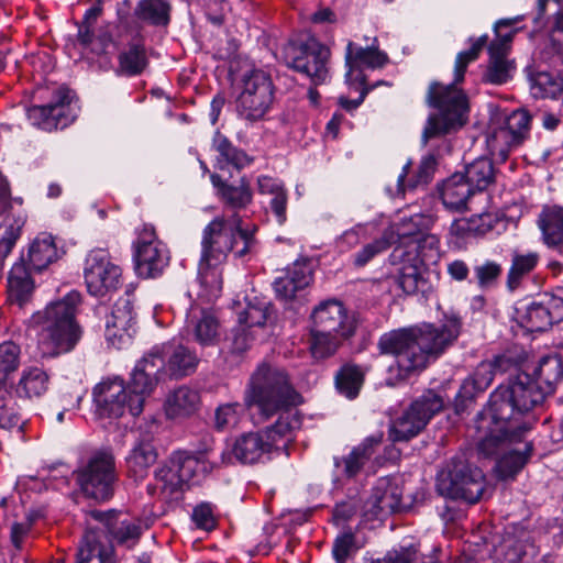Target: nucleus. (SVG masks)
<instances>
[{
	"label": "nucleus",
	"mask_w": 563,
	"mask_h": 563,
	"mask_svg": "<svg viewBox=\"0 0 563 563\" xmlns=\"http://www.w3.org/2000/svg\"><path fill=\"white\" fill-rule=\"evenodd\" d=\"M544 398L543 389H494L488 406L476 419L482 449L492 453L526 435L531 422L523 418V412L540 405Z\"/></svg>",
	"instance_id": "f257e3e1"
},
{
	"label": "nucleus",
	"mask_w": 563,
	"mask_h": 563,
	"mask_svg": "<svg viewBox=\"0 0 563 563\" xmlns=\"http://www.w3.org/2000/svg\"><path fill=\"white\" fill-rule=\"evenodd\" d=\"M197 365L198 358L188 347L175 342H165L153 346L136 362L129 384L120 375H109L93 387H157L167 380L191 375Z\"/></svg>",
	"instance_id": "f03ea898"
},
{
	"label": "nucleus",
	"mask_w": 563,
	"mask_h": 563,
	"mask_svg": "<svg viewBox=\"0 0 563 563\" xmlns=\"http://www.w3.org/2000/svg\"><path fill=\"white\" fill-rule=\"evenodd\" d=\"M471 378L473 387H555L563 378V360L559 354L545 355L534 366L500 354L481 362Z\"/></svg>",
	"instance_id": "7ed1b4c3"
},
{
	"label": "nucleus",
	"mask_w": 563,
	"mask_h": 563,
	"mask_svg": "<svg viewBox=\"0 0 563 563\" xmlns=\"http://www.w3.org/2000/svg\"><path fill=\"white\" fill-rule=\"evenodd\" d=\"M468 65L455 57L454 79L448 85L433 81L430 84L427 102L437 113L429 114L421 134L422 145L430 140L443 137L459 131L468 121L470 102L465 91L457 88L465 78Z\"/></svg>",
	"instance_id": "20e7f679"
},
{
	"label": "nucleus",
	"mask_w": 563,
	"mask_h": 563,
	"mask_svg": "<svg viewBox=\"0 0 563 563\" xmlns=\"http://www.w3.org/2000/svg\"><path fill=\"white\" fill-rule=\"evenodd\" d=\"M297 389H249L246 401L252 415L264 419L279 412L277 421L267 427L263 433L272 442L273 450L287 451L302 424V418L296 407L302 402Z\"/></svg>",
	"instance_id": "39448f33"
},
{
	"label": "nucleus",
	"mask_w": 563,
	"mask_h": 563,
	"mask_svg": "<svg viewBox=\"0 0 563 563\" xmlns=\"http://www.w3.org/2000/svg\"><path fill=\"white\" fill-rule=\"evenodd\" d=\"M257 225H244L243 218L235 213L213 218L203 229L201 239L200 266H217L225 262L228 255L243 258L257 244Z\"/></svg>",
	"instance_id": "423d86ee"
},
{
	"label": "nucleus",
	"mask_w": 563,
	"mask_h": 563,
	"mask_svg": "<svg viewBox=\"0 0 563 563\" xmlns=\"http://www.w3.org/2000/svg\"><path fill=\"white\" fill-rule=\"evenodd\" d=\"M286 65L305 75L314 85L330 81L331 49L312 34L290 38L284 47Z\"/></svg>",
	"instance_id": "0eeeda50"
},
{
	"label": "nucleus",
	"mask_w": 563,
	"mask_h": 563,
	"mask_svg": "<svg viewBox=\"0 0 563 563\" xmlns=\"http://www.w3.org/2000/svg\"><path fill=\"white\" fill-rule=\"evenodd\" d=\"M276 87L271 73L253 67L241 76V91L235 100L239 119L255 123L265 118L275 100Z\"/></svg>",
	"instance_id": "6e6552de"
},
{
	"label": "nucleus",
	"mask_w": 563,
	"mask_h": 563,
	"mask_svg": "<svg viewBox=\"0 0 563 563\" xmlns=\"http://www.w3.org/2000/svg\"><path fill=\"white\" fill-rule=\"evenodd\" d=\"M462 325V317L455 311L445 312L440 325L427 322L413 325L418 352L415 361L420 365V374L453 345Z\"/></svg>",
	"instance_id": "1a4fd4ad"
},
{
	"label": "nucleus",
	"mask_w": 563,
	"mask_h": 563,
	"mask_svg": "<svg viewBox=\"0 0 563 563\" xmlns=\"http://www.w3.org/2000/svg\"><path fill=\"white\" fill-rule=\"evenodd\" d=\"M438 492L448 498L475 504L484 493V474L472 466L465 454L454 456L437 477Z\"/></svg>",
	"instance_id": "9d476101"
},
{
	"label": "nucleus",
	"mask_w": 563,
	"mask_h": 563,
	"mask_svg": "<svg viewBox=\"0 0 563 563\" xmlns=\"http://www.w3.org/2000/svg\"><path fill=\"white\" fill-rule=\"evenodd\" d=\"M132 261L134 272L143 279L159 277L169 264V251L156 233L155 227L144 223L136 230L132 242Z\"/></svg>",
	"instance_id": "9b49d317"
},
{
	"label": "nucleus",
	"mask_w": 563,
	"mask_h": 563,
	"mask_svg": "<svg viewBox=\"0 0 563 563\" xmlns=\"http://www.w3.org/2000/svg\"><path fill=\"white\" fill-rule=\"evenodd\" d=\"M75 99L76 92L66 85H60L52 91L47 103L34 104L26 110L27 120L44 132L64 130L77 118Z\"/></svg>",
	"instance_id": "f8f14e48"
},
{
	"label": "nucleus",
	"mask_w": 563,
	"mask_h": 563,
	"mask_svg": "<svg viewBox=\"0 0 563 563\" xmlns=\"http://www.w3.org/2000/svg\"><path fill=\"white\" fill-rule=\"evenodd\" d=\"M377 350L380 355L396 357L399 382H409L420 375V365L415 361L418 352L413 325L383 333L378 338Z\"/></svg>",
	"instance_id": "ddd939ff"
},
{
	"label": "nucleus",
	"mask_w": 563,
	"mask_h": 563,
	"mask_svg": "<svg viewBox=\"0 0 563 563\" xmlns=\"http://www.w3.org/2000/svg\"><path fill=\"white\" fill-rule=\"evenodd\" d=\"M442 407V398L429 389L427 394L412 401L399 416L391 419L388 430L389 440L401 442L417 437Z\"/></svg>",
	"instance_id": "4468645a"
},
{
	"label": "nucleus",
	"mask_w": 563,
	"mask_h": 563,
	"mask_svg": "<svg viewBox=\"0 0 563 563\" xmlns=\"http://www.w3.org/2000/svg\"><path fill=\"white\" fill-rule=\"evenodd\" d=\"M81 492L96 500H107L113 494L114 460L110 453L96 452L75 472Z\"/></svg>",
	"instance_id": "2eb2a0df"
},
{
	"label": "nucleus",
	"mask_w": 563,
	"mask_h": 563,
	"mask_svg": "<svg viewBox=\"0 0 563 563\" xmlns=\"http://www.w3.org/2000/svg\"><path fill=\"white\" fill-rule=\"evenodd\" d=\"M519 327L528 332H544L563 321V287L544 292L538 300L515 308Z\"/></svg>",
	"instance_id": "dca6fc26"
},
{
	"label": "nucleus",
	"mask_w": 563,
	"mask_h": 563,
	"mask_svg": "<svg viewBox=\"0 0 563 563\" xmlns=\"http://www.w3.org/2000/svg\"><path fill=\"white\" fill-rule=\"evenodd\" d=\"M388 261L397 266L394 280L408 296L427 294L432 290L429 279V267L417 252H408L405 245H397L390 253Z\"/></svg>",
	"instance_id": "f3484780"
},
{
	"label": "nucleus",
	"mask_w": 563,
	"mask_h": 563,
	"mask_svg": "<svg viewBox=\"0 0 563 563\" xmlns=\"http://www.w3.org/2000/svg\"><path fill=\"white\" fill-rule=\"evenodd\" d=\"M532 117L526 109L512 111L500 124L487 135L486 142L490 153L503 163L514 148L519 147L528 139Z\"/></svg>",
	"instance_id": "a211bd4d"
},
{
	"label": "nucleus",
	"mask_w": 563,
	"mask_h": 563,
	"mask_svg": "<svg viewBox=\"0 0 563 563\" xmlns=\"http://www.w3.org/2000/svg\"><path fill=\"white\" fill-rule=\"evenodd\" d=\"M121 267L111 262L107 250L96 249L88 253L85 260L84 278L91 296L103 297L117 290L121 285Z\"/></svg>",
	"instance_id": "6ab92c4d"
},
{
	"label": "nucleus",
	"mask_w": 563,
	"mask_h": 563,
	"mask_svg": "<svg viewBox=\"0 0 563 563\" xmlns=\"http://www.w3.org/2000/svg\"><path fill=\"white\" fill-rule=\"evenodd\" d=\"M137 314L134 309V295L126 291L114 302L106 316L104 338L109 345L120 350L129 345L137 331Z\"/></svg>",
	"instance_id": "aec40b11"
},
{
	"label": "nucleus",
	"mask_w": 563,
	"mask_h": 563,
	"mask_svg": "<svg viewBox=\"0 0 563 563\" xmlns=\"http://www.w3.org/2000/svg\"><path fill=\"white\" fill-rule=\"evenodd\" d=\"M310 329L314 332H336L342 336H354L357 329L355 316L349 313L338 299H327L316 306L310 314Z\"/></svg>",
	"instance_id": "412c9836"
},
{
	"label": "nucleus",
	"mask_w": 563,
	"mask_h": 563,
	"mask_svg": "<svg viewBox=\"0 0 563 563\" xmlns=\"http://www.w3.org/2000/svg\"><path fill=\"white\" fill-rule=\"evenodd\" d=\"M210 183L217 200L232 214H240V211L246 210L253 203L254 191L246 175L234 179L231 175L224 177L213 172L210 174Z\"/></svg>",
	"instance_id": "4be33fe9"
},
{
	"label": "nucleus",
	"mask_w": 563,
	"mask_h": 563,
	"mask_svg": "<svg viewBox=\"0 0 563 563\" xmlns=\"http://www.w3.org/2000/svg\"><path fill=\"white\" fill-rule=\"evenodd\" d=\"M93 389L92 398L96 413L100 418H118L128 408L131 415L137 416L143 410L146 389Z\"/></svg>",
	"instance_id": "5701e85b"
},
{
	"label": "nucleus",
	"mask_w": 563,
	"mask_h": 563,
	"mask_svg": "<svg viewBox=\"0 0 563 563\" xmlns=\"http://www.w3.org/2000/svg\"><path fill=\"white\" fill-rule=\"evenodd\" d=\"M402 488L397 477H380L364 504V516L383 519L402 508Z\"/></svg>",
	"instance_id": "b1692460"
},
{
	"label": "nucleus",
	"mask_w": 563,
	"mask_h": 563,
	"mask_svg": "<svg viewBox=\"0 0 563 563\" xmlns=\"http://www.w3.org/2000/svg\"><path fill=\"white\" fill-rule=\"evenodd\" d=\"M272 445L263 432L243 433L220 454L219 461L220 464H229L233 459L244 464L257 463L273 451Z\"/></svg>",
	"instance_id": "393cba45"
},
{
	"label": "nucleus",
	"mask_w": 563,
	"mask_h": 563,
	"mask_svg": "<svg viewBox=\"0 0 563 563\" xmlns=\"http://www.w3.org/2000/svg\"><path fill=\"white\" fill-rule=\"evenodd\" d=\"M81 299L79 291L70 290L64 297L48 302L42 311L34 313L32 319L41 330L75 322Z\"/></svg>",
	"instance_id": "a878e982"
},
{
	"label": "nucleus",
	"mask_w": 563,
	"mask_h": 563,
	"mask_svg": "<svg viewBox=\"0 0 563 563\" xmlns=\"http://www.w3.org/2000/svg\"><path fill=\"white\" fill-rule=\"evenodd\" d=\"M526 435H523L518 441H509L503 448H496V450L492 453L485 452L482 449V440L478 444L479 454L486 457H495L496 462V472L500 478H508L517 474L527 463L531 452L532 444L527 442Z\"/></svg>",
	"instance_id": "bb28decb"
},
{
	"label": "nucleus",
	"mask_w": 563,
	"mask_h": 563,
	"mask_svg": "<svg viewBox=\"0 0 563 563\" xmlns=\"http://www.w3.org/2000/svg\"><path fill=\"white\" fill-rule=\"evenodd\" d=\"M210 151L213 153V167L219 170H225L231 167L241 172L255 162L254 156L236 146L220 130H216L212 134Z\"/></svg>",
	"instance_id": "cd10ccee"
},
{
	"label": "nucleus",
	"mask_w": 563,
	"mask_h": 563,
	"mask_svg": "<svg viewBox=\"0 0 563 563\" xmlns=\"http://www.w3.org/2000/svg\"><path fill=\"white\" fill-rule=\"evenodd\" d=\"M66 254L64 241L47 232H41L30 243L27 249V266L34 273L45 271Z\"/></svg>",
	"instance_id": "c85d7f7f"
},
{
	"label": "nucleus",
	"mask_w": 563,
	"mask_h": 563,
	"mask_svg": "<svg viewBox=\"0 0 563 563\" xmlns=\"http://www.w3.org/2000/svg\"><path fill=\"white\" fill-rule=\"evenodd\" d=\"M84 330L78 321L41 330L40 345L49 356H58L75 350L80 342Z\"/></svg>",
	"instance_id": "c756f323"
},
{
	"label": "nucleus",
	"mask_w": 563,
	"mask_h": 563,
	"mask_svg": "<svg viewBox=\"0 0 563 563\" xmlns=\"http://www.w3.org/2000/svg\"><path fill=\"white\" fill-rule=\"evenodd\" d=\"M312 271L307 261H295L288 265L282 275L276 277L273 283V289L276 298L282 300H292L296 294L312 282Z\"/></svg>",
	"instance_id": "7c9ffc66"
},
{
	"label": "nucleus",
	"mask_w": 563,
	"mask_h": 563,
	"mask_svg": "<svg viewBox=\"0 0 563 563\" xmlns=\"http://www.w3.org/2000/svg\"><path fill=\"white\" fill-rule=\"evenodd\" d=\"M422 220L423 217L415 216L407 223L400 225L398 245H405L408 252H417L426 261V251L430 252V256L438 254L440 240L437 235L427 233L420 228Z\"/></svg>",
	"instance_id": "2f4dec72"
},
{
	"label": "nucleus",
	"mask_w": 563,
	"mask_h": 563,
	"mask_svg": "<svg viewBox=\"0 0 563 563\" xmlns=\"http://www.w3.org/2000/svg\"><path fill=\"white\" fill-rule=\"evenodd\" d=\"M90 517L99 522L102 528H93L103 536L107 530L113 539L128 548L133 547L139 540L142 529L137 521L130 519L120 520L113 512L92 510Z\"/></svg>",
	"instance_id": "473e14b6"
},
{
	"label": "nucleus",
	"mask_w": 563,
	"mask_h": 563,
	"mask_svg": "<svg viewBox=\"0 0 563 563\" xmlns=\"http://www.w3.org/2000/svg\"><path fill=\"white\" fill-rule=\"evenodd\" d=\"M540 240L550 250L563 254V207L544 205L537 218Z\"/></svg>",
	"instance_id": "72a5a7b5"
},
{
	"label": "nucleus",
	"mask_w": 563,
	"mask_h": 563,
	"mask_svg": "<svg viewBox=\"0 0 563 563\" xmlns=\"http://www.w3.org/2000/svg\"><path fill=\"white\" fill-rule=\"evenodd\" d=\"M388 62L387 53L380 51L377 46L363 47L352 41L346 44L344 56L346 77H350L354 70H361L362 68H383Z\"/></svg>",
	"instance_id": "f704fd0d"
},
{
	"label": "nucleus",
	"mask_w": 563,
	"mask_h": 563,
	"mask_svg": "<svg viewBox=\"0 0 563 563\" xmlns=\"http://www.w3.org/2000/svg\"><path fill=\"white\" fill-rule=\"evenodd\" d=\"M438 190L444 207L457 212L467 210V201L475 195L472 185L466 181L461 172H455L439 184Z\"/></svg>",
	"instance_id": "c9c22d12"
},
{
	"label": "nucleus",
	"mask_w": 563,
	"mask_h": 563,
	"mask_svg": "<svg viewBox=\"0 0 563 563\" xmlns=\"http://www.w3.org/2000/svg\"><path fill=\"white\" fill-rule=\"evenodd\" d=\"M32 272L22 254L20 261L13 264L8 275V299L11 302L23 307L30 300L35 289Z\"/></svg>",
	"instance_id": "e433bc0d"
},
{
	"label": "nucleus",
	"mask_w": 563,
	"mask_h": 563,
	"mask_svg": "<svg viewBox=\"0 0 563 563\" xmlns=\"http://www.w3.org/2000/svg\"><path fill=\"white\" fill-rule=\"evenodd\" d=\"M170 457L184 485L195 481L200 474H207L211 472L213 467L220 465L219 457H212L210 452L199 453L198 455L188 454L186 452H175Z\"/></svg>",
	"instance_id": "4c0bfd02"
},
{
	"label": "nucleus",
	"mask_w": 563,
	"mask_h": 563,
	"mask_svg": "<svg viewBox=\"0 0 563 563\" xmlns=\"http://www.w3.org/2000/svg\"><path fill=\"white\" fill-rule=\"evenodd\" d=\"M382 441V434L378 437H368L360 445L355 446L345 457L334 459V465L338 472L351 478L363 471L371 462L374 453V446Z\"/></svg>",
	"instance_id": "58836bf2"
},
{
	"label": "nucleus",
	"mask_w": 563,
	"mask_h": 563,
	"mask_svg": "<svg viewBox=\"0 0 563 563\" xmlns=\"http://www.w3.org/2000/svg\"><path fill=\"white\" fill-rule=\"evenodd\" d=\"M77 563H115L113 549L102 541V534L88 529L82 537L77 552Z\"/></svg>",
	"instance_id": "ea45409f"
},
{
	"label": "nucleus",
	"mask_w": 563,
	"mask_h": 563,
	"mask_svg": "<svg viewBox=\"0 0 563 563\" xmlns=\"http://www.w3.org/2000/svg\"><path fill=\"white\" fill-rule=\"evenodd\" d=\"M172 3L168 0H139L132 16L146 25L167 27L172 22Z\"/></svg>",
	"instance_id": "a19ab883"
},
{
	"label": "nucleus",
	"mask_w": 563,
	"mask_h": 563,
	"mask_svg": "<svg viewBox=\"0 0 563 563\" xmlns=\"http://www.w3.org/2000/svg\"><path fill=\"white\" fill-rule=\"evenodd\" d=\"M152 442V435L145 434L134 444L126 457L129 474L135 479L144 478L148 468L156 462L157 453Z\"/></svg>",
	"instance_id": "79ce46f5"
},
{
	"label": "nucleus",
	"mask_w": 563,
	"mask_h": 563,
	"mask_svg": "<svg viewBox=\"0 0 563 563\" xmlns=\"http://www.w3.org/2000/svg\"><path fill=\"white\" fill-rule=\"evenodd\" d=\"M150 65L146 47L142 38L128 44V49L118 55L117 74L126 77H136L144 73Z\"/></svg>",
	"instance_id": "37998d69"
},
{
	"label": "nucleus",
	"mask_w": 563,
	"mask_h": 563,
	"mask_svg": "<svg viewBox=\"0 0 563 563\" xmlns=\"http://www.w3.org/2000/svg\"><path fill=\"white\" fill-rule=\"evenodd\" d=\"M247 387H294L286 368L268 362H261L250 377Z\"/></svg>",
	"instance_id": "c03bdc74"
},
{
	"label": "nucleus",
	"mask_w": 563,
	"mask_h": 563,
	"mask_svg": "<svg viewBox=\"0 0 563 563\" xmlns=\"http://www.w3.org/2000/svg\"><path fill=\"white\" fill-rule=\"evenodd\" d=\"M540 256L537 252L519 253L514 252L511 264L507 272L506 288L509 292H515L521 287L522 280L538 266Z\"/></svg>",
	"instance_id": "a18cd8bd"
},
{
	"label": "nucleus",
	"mask_w": 563,
	"mask_h": 563,
	"mask_svg": "<svg viewBox=\"0 0 563 563\" xmlns=\"http://www.w3.org/2000/svg\"><path fill=\"white\" fill-rule=\"evenodd\" d=\"M461 174L472 185L476 194L486 190L489 185L495 183L496 169L493 161L483 156L465 165Z\"/></svg>",
	"instance_id": "49530a36"
},
{
	"label": "nucleus",
	"mask_w": 563,
	"mask_h": 563,
	"mask_svg": "<svg viewBox=\"0 0 563 563\" xmlns=\"http://www.w3.org/2000/svg\"><path fill=\"white\" fill-rule=\"evenodd\" d=\"M199 404L197 389H174L165 401L168 418H181L195 412Z\"/></svg>",
	"instance_id": "de8ad7c7"
},
{
	"label": "nucleus",
	"mask_w": 563,
	"mask_h": 563,
	"mask_svg": "<svg viewBox=\"0 0 563 563\" xmlns=\"http://www.w3.org/2000/svg\"><path fill=\"white\" fill-rule=\"evenodd\" d=\"M155 482V486H148V493L151 495L156 494V490L158 489L164 498H173L183 489V479L180 478L176 466L173 465L172 457H169L165 465L156 471Z\"/></svg>",
	"instance_id": "09e8293b"
},
{
	"label": "nucleus",
	"mask_w": 563,
	"mask_h": 563,
	"mask_svg": "<svg viewBox=\"0 0 563 563\" xmlns=\"http://www.w3.org/2000/svg\"><path fill=\"white\" fill-rule=\"evenodd\" d=\"M103 14V0H95L89 7L80 21H76L77 42L84 48H88L95 41V26L98 19Z\"/></svg>",
	"instance_id": "8fccbe9b"
},
{
	"label": "nucleus",
	"mask_w": 563,
	"mask_h": 563,
	"mask_svg": "<svg viewBox=\"0 0 563 563\" xmlns=\"http://www.w3.org/2000/svg\"><path fill=\"white\" fill-rule=\"evenodd\" d=\"M521 20H523V16L518 15L514 19H501L495 23L494 31L496 38L492 41L487 47L489 60L506 59L507 45L512 41L516 31L510 30L507 33H501V29L510 27Z\"/></svg>",
	"instance_id": "3c124183"
},
{
	"label": "nucleus",
	"mask_w": 563,
	"mask_h": 563,
	"mask_svg": "<svg viewBox=\"0 0 563 563\" xmlns=\"http://www.w3.org/2000/svg\"><path fill=\"white\" fill-rule=\"evenodd\" d=\"M492 216L488 213L475 214L470 219L454 220L450 227L453 235L465 239L471 235H484L493 230Z\"/></svg>",
	"instance_id": "603ef678"
},
{
	"label": "nucleus",
	"mask_w": 563,
	"mask_h": 563,
	"mask_svg": "<svg viewBox=\"0 0 563 563\" xmlns=\"http://www.w3.org/2000/svg\"><path fill=\"white\" fill-rule=\"evenodd\" d=\"M352 336H342L336 332H314L310 329V349L316 358H327L333 355L339 346Z\"/></svg>",
	"instance_id": "864d4df0"
},
{
	"label": "nucleus",
	"mask_w": 563,
	"mask_h": 563,
	"mask_svg": "<svg viewBox=\"0 0 563 563\" xmlns=\"http://www.w3.org/2000/svg\"><path fill=\"white\" fill-rule=\"evenodd\" d=\"M21 349L12 341L0 343V387H8L20 364Z\"/></svg>",
	"instance_id": "5fc2aeb1"
},
{
	"label": "nucleus",
	"mask_w": 563,
	"mask_h": 563,
	"mask_svg": "<svg viewBox=\"0 0 563 563\" xmlns=\"http://www.w3.org/2000/svg\"><path fill=\"white\" fill-rule=\"evenodd\" d=\"M503 266L493 260H485L473 267L474 279L477 287L482 290L497 288L503 276Z\"/></svg>",
	"instance_id": "6e6d98bb"
},
{
	"label": "nucleus",
	"mask_w": 563,
	"mask_h": 563,
	"mask_svg": "<svg viewBox=\"0 0 563 563\" xmlns=\"http://www.w3.org/2000/svg\"><path fill=\"white\" fill-rule=\"evenodd\" d=\"M439 158V154L434 151L424 154L420 159L415 175L409 179L407 187L412 190L419 186H428L438 169Z\"/></svg>",
	"instance_id": "4d7b16f0"
},
{
	"label": "nucleus",
	"mask_w": 563,
	"mask_h": 563,
	"mask_svg": "<svg viewBox=\"0 0 563 563\" xmlns=\"http://www.w3.org/2000/svg\"><path fill=\"white\" fill-rule=\"evenodd\" d=\"M255 300V302L250 301L246 308L239 313L240 324L245 325L247 329L264 327L269 317L271 302L264 299L258 300L257 298Z\"/></svg>",
	"instance_id": "13d9d810"
},
{
	"label": "nucleus",
	"mask_w": 563,
	"mask_h": 563,
	"mask_svg": "<svg viewBox=\"0 0 563 563\" xmlns=\"http://www.w3.org/2000/svg\"><path fill=\"white\" fill-rule=\"evenodd\" d=\"M365 369L355 363L342 364L334 374V387H362L365 383Z\"/></svg>",
	"instance_id": "bf43d9fd"
},
{
	"label": "nucleus",
	"mask_w": 563,
	"mask_h": 563,
	"mask_svg": "<svg viewBox=\"0 0 563 563\" xmlns=\"http://www.w3.org/2000/svg\"><path fill=\"white\" fill-rule=\"evenodd\" d=\"M514 65L507 59L489 60L486 71L483 75V81L492 85H504L511 79V69Z\"/></svg>",
	"instance_id": "052dcab7"
},
{
	"label": "nucleus",
	"mask_w": 563,
	"mask_h": 563,
	"mask_svg": "<svg viewBox=\"0 0 563 563\" xmlns=\"http://www.w3.org/2000/svg\"><path fill=\"white\" fill-rule=\"evenodd\" d=\"M418 560V549L415 544L400 545L388 551L383 558L371 563H412Z\"/></svg>",
	"instance_id": "680f3d73"
},
{
	"label": "nucleus",
	"mask_w": 563,
	"mask_h": 563,
	"mask_svg": "<svg viewBox=\"0 0 563 563\" xmlns=\"http://www.w3.org/2000/svg\"><path fill=\"white\" fill-rule=\"evenodd\" d=\"M242 410V406L238 404L220 406L216 411V428L218 430H224L235 427L240 421Z\"/></svg>",
	"instance_id": "e2e57ef3"
},
{
	"label": "nucleus",
	"mask_w": 563,
	"mask_h": 563,
	"mask_svg": "<svg viewBox=\"0 0 563 563\" xmlns=\"http://www.w3.org/2000/svg\"><path fill=\"white\" fill-rule=\"evenodd\" d=\"M361 548L351 532L340 534L333 544V556L338 563H343L353 552Z\"/></svg>",
	"instance_id": "0e129e2a"
},
{
	"label": "nucleus",
	"mask_w": 563,
	"mask_h": 563,
	"mask_svg": "<svg viewBox=\"0 0 563 563\" xmlns=\"http://www.w3.org/2000/svg\"><path fill=\"white\" fill-rule=\"evenodd\" d=\"M388 247L383 240H375L366 244L353 255V265L357 268L367 265L377 254L384 252Z\"/></svg>",
	"instance_id": "69168bd1"
},
{
	"label": "nucleus",
	"mask_w": 563,
	"mask_h": 563,
	"mask_svg": "<svg viewBox=\"0 0 563 563\" xmlns=\"http://www.w3.org/2000/svg\"><path fill=\"white\" fill-rule=\"evenodd\" d=\"M217 330L218 322L216 318L210 314L203 316L196 324V339L202 344H210L217 335Z\"/></svg>",
	"instance_id": "338daca9"
},
{
	"label": "nucleus",
	"mask_w": 563,
	"mask_h": 563,
	"mask_svg": "<svg viewBox=\"0 0 563 563\" xmlns=\"http://www.w3.org/2000/svg\"><path fill=\"white\" fill-rule=\"evenodd\" d=\"M228 2L225 0H206L205 15L209 23L216 27H220L225 22V12Z\"/></svg>",
	"instance_id": "774afa93"
}]
</instances>
